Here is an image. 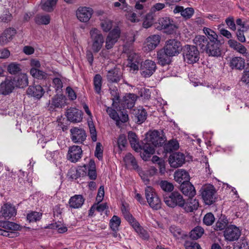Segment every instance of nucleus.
I'll use <instances>...</instances> for the list:
<instances>
[{"mask_svg": "<svg viewBox=\"0 0 249 249\" xmlns=\"http://www.w3.org/2000/svg\"><path fill=\"white\" fill-rule=\"evenodd\" d=\"M183 47L180 41L176 39L167 40L163 47L157 52V58L160 65H169L173 56H178L182 51Z\"/></svg>", "mask_w": 249, "mask_h": 249, "instance_id": "1", "label": "nucleus"}, {"mask_svg": "<svg viewBox=\"0 0 249 249\" xmlns=\"http://www.w3.org/2000/svg\"><path fill=\"white\" fill-rule=\"evenodd\" d=\"M219 39L208 41L204 36L197 35L193 39L195 44L198 46L200 52L206 53L209 56L220 57L221 56V46L224 43L222 36Z\"/></svg>", "mask_w": 249, "mask_h": 249, "instance_id": "2", "label": "nucleus"}, {"mask_svg": "<svg viewBox=\"0 0 249 249\" xmlns=\"http://www.w3.org/2000/svg\"><path fill=\"white\" fill-rule=\"evenodd\" d=\"M146 139V142L142 145L143 152H141V158L145 161L148 160L155 153V147L161 146L164 142V139L157 130L147 133Z\"/></svg>", "mask_w": 249, "mask_h": 249, "instance_id": "3", "label": "nucleus"}, {"mask_svg": "<svg viewBox=\"0 0 249 249\" xmlns=\"http://www.w3.org/2000/svg\"><path fill=\"white\" fill-rule=\"evenodd\" d=\"M163 199L165 204L172 208L177 206L183 208L185 205V201L183 196L179 192L176 191L170 193H165L163 195Z\"/></svg>", "mask_w": 249, "mask_h": 249, "instance_id": "4", "label": "nucleus"}, {"mask_svg": "<svg viewBox=\"0 0 249 249\" xmlns=\"http://www.w3.org/2000/svg\"><path fill=\"white\" fill-rule=\"evenodd\" d=\"M198 46L185 45L182 49V54L185 61L188 64H192L198 61L200 58V52Z\"/></svg>", "mask_w": 249, "mask_h": 249, "instance_id": "5", "label": "nucleus"}, {"mask_svg": "<svg viewBox=\"0 0 249 249\" xmlns=\"http://www.w3.org/2000/svg\"><path fill=\"white\" fill-rule=\"evenodd\" d=\"M199 192L205 205H211L216 201V190L213 185H203L200 189Z\"/></svg>", "mask_w": 249, "mask_h": 249, "instance_id": "6", "label": "nucleus"}, {"mask_svg": "<svg viewBox=\"0 0 249 249\" xmlns=\"http://www.w3.org/2000/svg\"><path fill=\"white\" fill-rule=\"evenodd\" d=\"M145 196L147 201L151 208L156 210L161 208V200L152 187L149 186L145 188Z\"/></svg>", "mask_w": 249, "mask_h": 249, "instance_id": "7", "label": "nucleus"}, {"mask_svg": "<svg viewBox=\"0 0 249 249\" xmlns=\"http://www.w3.org/2000/svg\"><path fill=\"white\" fill-rule=\"evenodd\" d=\"M156 24V28L157 29L159 30H164V32L168 35H172L176 33L178 28V27L174 23L173 19L169 17L160 18Z\"/></svg>", "mask_w": 249, "mask_h": 249, "instance_id": "8", "label": "nucleus"}, {"mask_svg": "<svg viewBox=\"0 0 249 249\" xmlns=\"http://www.w3.org/2000/svg\"><path fill=\"white\" fill-rule=\"evenodd\" d=\"M92 41V49L94 53L99 52L103 46L104 39L101 32L96 28H92L89 32Z\"/></svg>", "mask_w": 249, "mask_h": 249, "instance_id": "9", "label": "nucleus"}, {"mask_svg": "<svg viewBox=\"0 0 249 249\" xmlns=\"http://www.w3.org/2000/svg\"><path fill=\"white\" fill-rule=\"evenodd\" d=\"M156 69V64L153 61L147 59L142 62L141 64V74L145 78L149 77L152 75Z\"/></svg>", "mask_w": 249, "mask_h": 249, "instance_id": "10", "label": "nucleus"}, {"mask_svg": "<svg viewBox=\"0 0 249 249\" xmlns=\"http://www.w3.org/2000/svg\"><path fill=\"white\" fill-rule=\"evenodd\" d=\"M225 240L232 242L237 240L241 235V231L234 225H229L223 231Z\"/></svg>", "mask_w": 249, "mask_h": 249, "instance_id": "11", "label": "nucleus"}, {"mask_svg": "<svg viewBox=\"0 0 249 249\" xmlns=\"http://www.w3.org/2000/svg\"><path fill=\"white\" fill-rule=\"evenodd\" d=\"M121 35V30L118 26L115 27L108 33L106 41V48L107 50L112 49L118 41Z\"/></svg>", "mask_w": 249, "mask_h": 249, "instance_id": "12", "label": "nucleus"}, {"mask_svg": "<svg viewBox=\"0 0 249 249\" xmlns=\"http://www.w3.org/2000/svg\"><path fill=\"white\" fill-rule=\"evenodd\" d=\"M66 98L63 94L56 95L53 96L51 101H49L48 110L50 111H55L56 108H62L66 104Z\"/></svg>", "mask_w": 249, "mask_h": 249, "instance_id": "13", "label": "nucleus"}, {"mask_svg": "<svg viewBox=\"0 0 249 249\" xmlns=\"http://www.w3.org/2000/svg\"><path fill=\"white\" fill-rule=\"evenodd\" d=\"M123 72L121 69L115 67L107 71L106 78L109 84L118 83L123 78Z\"/></svg>", "mask_w": 249, "mask_h": 249, "instance_id": "14", "label": "nucleus"}, {"mask_svg": "<svg viewBox=\"0 0 249 249\" xmlns=\"http://www.w3.org/2000/svg\"><path fill=\"white\" fill-rule=\"evenodd\" d=\"M71 139L74 143H82L87 137L86 131L84 129L75 127L70 130Z\"/></svg>", "mask_w": 249, "mask_h": 249, "instance_id": "15", "label": "nucleus"}, {"mask_svg": "<svg viewBox=\"0 0 249 249\" xmlns=\"http://www.w3.org/2000/svg\"><path fill=\"white\" fill-rule=\"evenodd\" d=\"M93 13L92 8L87 7H80L76 12L77 18L83 22H87Z\"/></svg>", "mask_w": 249, "mask_h": 249, "instance_id": "16", "label": "nucleus"}, {"mask_svg": "<svg viewBox=\"0 0 249 249\" xmlns=\"http://www.w3.org/2000/svg\"><path fill=\"white\" fill-rule=\"evenodd\" d=\"M17 210L15 207L8 203H5L1 206L0 210V218L9 219L16 215Z\"/></svg>", "mask_w": 249, "mask_h": 249, "instance_id": "17", "label": "nucleus"}, {"mask_svg": "<svg viewBox=\"0 0 249 249\" xmlns=\"http://www.w3.org/2000/svg\"><path fill=\"white\" fill-rule=\"evenodd\" d=\"M184 155L180 152H175L170 154L168 159L170 166L174 168H178L185 163Z\"/></svg>", "mask_w": 249, "mask_h": 249, "instance_id": "18", "label": "nucleus"}, {"mask_svg": "<svg viewBox=\"0 0 249 249\" xmlns=\"http://www.w3.org/2000/svg\"><path fill=\"white\" fill-rule=\"evenodd\" d=\"M67 120L72 123H78L82 121L83 112L75 107H71L66 112Z\"/></svg>", "mask_w": 249, "mask_h": 249, "instance_id": "19", "label": "nucleus"}, {"mask_svg": "<svg viewBox=\"0 0 249 249\" xmlns=\"http://www.w3.org/2000/svg\"><path fill=\"white\" fill-rule=\"evenodd\" d=\"M215 223L213 228L215 231H224L229 226V219L223 213L217 215Z\"/></svg>", "mask_w": 249, "mask_h": 249, "instance_id": "20", "label": "nucleus"}, {"mask_svg": "<svg viewBox=\"0 0 249 249\" xmlns=\"http://www.w3.org/2000/svg\"><path fill=\"white\" fill-rule=\"evenodd\" d=\"M137 97V96L134 93H126L123 99H121L119 105L124 108H131L134 107Z\"/></svg>", "mask_w": 249, "mask_h": 249, "instance_id": "21", "label": "nucleus"}, {"mask_svg": "<svg viewBox=\"0 0 249 249\" xmlns=\"http://www.w3.org/2000/svg\"><path fill=\"white\" fill-rule=\"evenodd\" d=\"M82 150L78 145H73L69 147L67 155L68 159L72 162H76L81 158Z\"/></svg>", "mask_w": 249, "mask_h": 249, "instance_id": "22", "label": "nucleus"}, {"mask_svg": "<svg viewBox=\"0 0 249 249\" xmlns=\"http://www.w3.org/2000/svg\"><path fill=\"white\" fill-rule=\"evenodd\" d=\"M228 64L231 70L242 71L245 68V60L241 56H234L230 59Z\"/></svg>", "mask_w": 249, "mask_h": 249, "instance_id": "23", "label": "nucleus"}, {"mask_svg": "<svg viewBox=\"0 0 249 249\" xmlns=\"http://www.w3.org/2000/svg\"><path fill=\"white\" fill-rule=\"evenodd\" d=\"M133 119L138 124H141L145 122L147 117L146 110L142 107L134 109L133 110Z\"/></svg>", "mask_w": 249, "mask_h": 249, "instance_id": "24", "label": "nucleus"}, {"mask_svg": "<svg viewBox=\"0 0 249 249\" xmlns=\"http://www.w3.org/2000/svg\"><path fill=\"white\" fill-rule=\"evenodd\" d=\"M44 93L45 90L44 89L39 85L30 86L26 91L27 95L33 97L36 99H40Z\"/></svg>", "mask_w": 249, "mask_h": 249, "instance_id": "25", "label": "nucleus"}, {"mask_svg": "<svg viewBox=\"0 0 249 249\" xmlns=\"http://www.w3.org/2000/svg\"><path fill=\"white\" fill-rule=\"evenodd\" d=\"M14 85L12 78H6L0 84V94L7 95L11 93L14 89Z\"/></svg>", "mask_w": 249, "mask_h": 249, "instance_id": "26", "label": "nucleus"}, {"mask_svg": "<svg viewBox=\"0 0 249 249\" xmlns=\"http://www.w3.org/2000/svg\"><path fill=\"white\" fill-rule=\"evenodd\" d=\"M14 87L24 88L28 85V76L25 73H21L12 78Z\"/></svg>", "mask_w": 249, "mask_h": 249, "instance_id": "27", "label": "nucleus"}, {"mask_svg": "<svg viewBox=\"0 0 249 249\" xmlns=\"http://www.w3.org/2000/svg\"><path fill=\"white\" fill-rule=\"evenodd\" d=\"M128 139L131 147L137 152L143 150L142 145H140L139 139L136 133L129 131L128 132Z\"/></svg>", "mask_w": 249, "mask_h": 249, "instance_id": "28", "label": "nucleus"}, {"mask_svg": "<svg viewBox=\"0 0 249 249\" xmlns=\"http://www.w3.org/2000/svg\"><path fill=\"white\" fill-rule=\"evenodd\" d=\"M174 179L182 185V183L189 182L190 177L188 172L183 169L178 170L174 173Z\"/></svg>", "mask_w": 249, "mask_h": 249, "instance_id": "29", "label": "nucleus"}, {"mask_svg": "<svg viewBox=\"0 0 249 249\" xmlns=\"http://www.w3.org/2000/svg\"><path fill=\"white\" fill-rule=\"evenodd\" d=\"M179 189L185 196L190 198H192L196 195L195 188L190 181L180 185Z\"/></svg>", "mask_w": 249, "mask_h": 249, "instance_id": "30", "label": "nucleus"}, {"mask_svg": "<svg viewBox=\"0 0 249 249\" xmlns=\"http://www.w3.org/2000/svg\"><path fill=\"white\" fill-rule=\"evenodd\" d=\"M85 199L82 195H75L71 197L69 201V207L71 209H78L83 205Z\"/></svg>", "mask_w": 249, "mask_h": 249, "instance_id": "31", "label": "nucleus"}, {"mask_svg": "<svg viewBox=\"0 0 249 249\" xmlns=\"http://www.w3.org/2000/svg\"><path fill=\"white\" fill-rule=\"evenodd\" d=\"M30 74L35 79L44 81L49 79V77L50 75L46 72L40 70L39 69L35 68H31Z\"/></svg>", "mask_w": 249, "mask_h": 249, "instance_id": "32", "label": "nucleus"}, {"mask_svg": "<svg viewBox=\"0 0 249 249\" xmlns=\"http://www.w3.org/2000/svg\"><path fill=\"white\" fill-rule=\"evenodd\" d=\"M86 166L88 167L87 176L89 177L90 180H95L97 178V174L94 160L90 159L89 163Z\"/></svg>", "mask_w": 249, "mask_h": 249, "instance_id": "33", "label": "nucleus"}, {"mask_svg": "<svg viewBox=\"0 0 249 249\" xmlns=\"http://www.w3.org/2000/svg\"><path fill=\"white\" fill-rule=\"evenodd\" d=\"M228 44L231 48L236 50L239 53H242L244 55L247 56V49L240 43L233 39H230L228 41Z\"/></svg>", "mask_w": 249, "mask_h": 249, "instance_id": "34", "label": "nucleus"}, {"mask_svg": "<svg viewBox=\"0 0 249 249\" xmlns=\"http://www.w3.org/2000/svg\"><path fill=\"white\" fill-rule=\"evenodd\" d=\"M160 40V36L158 35H154L148 37L146 39V44L149 51L155 49L159 45Z\"/></svg>", "mask_w": 249, "mask_h": 249, "instance_id": "35", "label": "nucleus"}, {"mask_svg": "<svg viewBox=\"0 0 249 249\" xmlns=\"http://www.w3.org/2000/svg\"><path fill=\"white\" fill-rule=\"evenodd\" d=\"M179 147V143L177 140H172L163 145V153L166 155L177 150Z\"/></svg>", "mask_w": 249, "mask_h": 249, "instance_id": "36", "label": "nucleus"}, {"mask_svg": "<svg viewBox=\"0 0 249 249\" xmlns=\"http://www.w3.org/2000/svg\"><path fill=\"white\" fill-rule=\"evenodd\" d=\"M57 0H41V8L46 12H51L53 10Z\"/></svg>", "mask_w": 249, "mask_h": 249, "instance_id": "37", "label": "nucleus"}, {"mask_svg": "<svg viewBox=\"0 0 249 249\" xmlns=\"http://www.w3.org/2000/svg\"><path fill=\"white\" fill-rule=\"evenodd\" d=\"M124 161L126 165H131L134 170L139 171L140 167L135 158L130 153H128L125 155L124 158Z\"/></svg>", "mask_w": 249, "mask_h": 249, "instance_id": "38", "label": "nucleus"}, {"mask_svg": "<svg viewBox=\"0 0 249 249\" xmlns=\"http://www.w3.org/2000/svg\"><path fill=\"white\" fill-rule=\"evenodd\" d=\"M34 20L37 25H48L50 22L51 18L49 15L37 14L35 17Z\"/></svg>", "mask_w": 249, "mask_h": 249, "instance_id": "39", "label": "nucleus"}, {"mask_svg": "<svg viewBox=\"0 0 249 249\" xmlns=\"http://www.w3.org/2000/svg\"><path fill=\"white\" fill-rule=\"evenodd\" d=\"M109 90L110 91V93L112 97V106L115 107L118 106L119 103L121 102V99L120 98L119 93L117 88L116 87L109 88Z\"/></svg>", "mask_w": 249, "mask_h": 249, "instance_id": "40", "label": "nucleus"}, {"mask_svg": "<svg viewBox=\"0 0 249 249\" xmlns=\"http://www.w3.org/2000/svg\"><path fill=\"white\" fill-rule=\"evenodd\" d=\"M93 86L95 92L99 94L101 91L102 77L99 74H96L93 77Z\"/></svg>", "mask_w": 249, "mask_h": 249, "instance_id": "41", "label": "nucleus"}, {"mask_svg": "<svg viewBox=\"0 0 249 249\" xmlns=\"http://www.w3.org/2000/svg\"><path fill=\"white\" fill-rule=\"evenodd\" d=\"M7 70L10 74L16 75L21 72V65L16 62H11L7 66Z\"/></svg>", "mask_w": 249, "mask_h": 249, "instance_id": "42", "label": "nucleus"}, {"mask_svg": "<svg viewBox=\"0 0 249 249\" xmlns=\"http://www.w3.org/2000/svg\"><path fill=\"white\" fill-rule=\"evenodd\" d=\"M204 229L200 226H197L190 232V237L193 240H197L204 233Z\"/></svg>", "mask_w": 249, "mask_h": 249, "instance_id": "43", "label": "nucleus"}, {"mask_svg": "<svg viewBox=\"0 0 249 249\" xmlns=\"http://www.w3.org/2000/svg\"><path fill=\"white\" fill-rule=\"evenodd\" d=\"M117 110L120 112V116H119V126L122 124L127 122L128 121V115L127 111L125 110V108H122L120 106V105L116 106Z\"/></svg>", "mask_w": 249, "mask_h": 249, "instance_id": "44", "label": "nucleus"}, {"mask_svg": "<svg viewBox=\"0 0 249 249\" xmlns=\"http://www.w3.org/2000/svg\"><path fill=\"white\" fill-rule=\"evenodd\" d=\"M138 57V55L134 53H130L128 56V60L130 62L129 64H130V67L134 70H139L138 65L136 64V63H139L137 61Z\"/></svg>", "mask_w": 249, "mask_h": 249, "instance_id": "45", "label": "nucleus"}, {"mask_svg": "<svg viewBox=\"0 0 249 249\" xmlns=\"http://www.w3.org/2000/svg\"><path fill=\"white\" fill-rule=\"evenodd\" d=\"M159 185L161 189L166 192L165 193H170L173 191L174 189L173 184L167 180H161Z\"/></svg>", "mask_w": 249, "mask_h": 249, "instance_id": "46", "label": "nucleus"}, {"mask_svg": "<svg viewBox=\"0 0 249 249\" xmlns=\"http://www.w3.org/2000/svg\"><path fill=\"white\" fill-rule=\"evenodd\" d=\"M42 213L36 211H31L27 214V219L29 222H34L39 221L42 217Z\"/></svg>", "mask_w": 249, "mask_h": 249, "instance_id": "47", "label": "nucleus"}, {"mask_svg": "<svg viewBox=\"0 0 249 249\" xmlns=\"http://www.w3.org/2000/svg\"><path fill=\"white\" fill-rule=\"evenodd\" d=\"M203 31L207 36L206 38L208 39V41H211V40L213 41L214 40L220 38V36H218L215 32L209 28L204 27Z\"/></svg>", "mask_w": 249, "mask_h": 249, "instance_id": "48", "label": "nucleus"}, {"mask_svg": "<svg viewBox=\"0 0 249 249\" xmlns=\"http://www.w3.org/2000/svg\"><path fill=\"white\" fill-rule=\"evenodd\" d=\"M215 218L212 213H208L204 215L203 222L206 226H212L215 221Z\"/></svg>", "mask_w": 249, "mask_h": 249, "instance_id": "49", "label": "nucleus"}, {"mask_svg": "<svg viewBox=\"0 0 249 249\" xmlns=\"http://www.w3.org/2000/svg\"><path fill=\"white\" fill-rule=\"evenodd\" d=\"M121 218L116 215H113L110 220L109 226L112 230H118L121 224Z\"/></svg>", "mask_w": 249, "mask_h": 249, "instance_id": "50", "label": "nucleus"}, {"mask_svg": "<svg viewBox=\"0 0 249 249\" xmlns=\"http://www.w3.org/2000/svg\"><path fill=\"white\" fill-rule=\"evenodd\" d=\"M106 111L109 117L116 121V125L119 126V115L117 111L114 109L110 107H108Z\"/></svg>", "mask_w": 249, "mask_h": 249, "instance_id": "51", "label": "nucleus"}, {"mask_svg": "<svg viewBox=\"0 0 249 249\" xmlns=\"http://www.w3.org/2000/svg\"><path fill=\"white\" fill-rule=\"evenodd\" d=\"M127 144V140L126 136L124 134L119 135L118 140L117 144L120 152H122L125 148Z\"/></svg>", "mask_w": 249, "mask_h": 249, "instance_id": "52", "label": "nucleus"}, {"mask_svg": "<svg viewBox=\"0 0 249 249\" xmlns=\"http://www.w3.org/2000/svg\"><path fill=\"white\" fill-rule=\"evenodd\" d=\"M100 25L104 32H108L111 31L110 30L113 26V22L108 19H105L101 22Z\"/></svg>", "mask_w": 249, "mask_h": 249, "instance_id": "53", "label": "nucleus"}, {"mask_svg": "<svg viewBox=\"0 0 249 249\" xmlns=\"http://www.w3.org/2000/svg\"><path fill=\"white\" fill-rule=\"evenodd\" d=\"M94 156L100 160L103 159V147L102 144L99 142L96 143Z\"/></svg>", "mask_w": 249, "mask_h": 249, "instance_id": "54", "label": "nucleus"}, {"mask_svg": "<svg viewBox=\"0 0 249 249\" xmlns=\"http://www.w3.org/2000/svg\"><path fill=\"white\" fill-rule=\"evenodd\" d=\"M135 231L142 239L143 240H148L149 239V233L147 231L144 230L141 226L135 229Z\"/></svg>", "mask_w": 249, "mask_h": 249, "instance_id": "55", "label": "nucleus"}, {"mask_svg": "<svg viewBox=\"0 0 249 249\" xmlns=\"http://www.w3.org/2000/svg\"><path fill=\"white\" fill-rule=\"evenodd\" d=\"M240 81L247 85H249V67H246L243 70Z\"/></svg>", "mask_w": 249, "mask_h": 249, "instance_id": "56", "label": "nucleus"}, {"mask_svg": "<svg viewBox=\"0 0 249 249\" xmlns=\"http://www.w3.org/2000/svg\"><path fill=\"white\" fill-rule=\"evenodd\" d=\"M87 170L88 167L87 166H86V164L82 166L79 167L78 169H76L74 167V171H76L78 178L86 176Z\"/></svg>", "mask_w": 249, "mask_h": 249, "instance_id": "57", "label": "nucleus"}, {"mask_svg": "<svg viewBox=\"0 0 249 249\" xmlns=\"http://www.w3.org/2000/svg\"><path fill=\"white\" fill-rule=\"evenodd\" d=\"M184 245L186 249H201L200 245L195 242L186 241Z\"/></svg>", "mask_w": 249, "mask_h": 249, "instance_id": "58", "label": "nucleus"}, {"mask_svg": "<svg viewBox=\"0 0 249 249\" xmlns=\"http://www.w3.org/2000/svg\"><path fill=\"white\" fill-rule=\"evenodd\" d=\"M249 248L248 242L245 239L238 242L233 247V249H248Z\"/></svg>", "mask_w": 249, "mask_h": 249, "instance_id": "59", "label": "nucleus"}, {"mask_svg": "<svg viewBox=\"0 0 249 249\" xmlns=\"http://www.w3.org/2000/svg\"><path fill=\"white\" fill-rule=\"evenodd\" d=\"M150 90L148 89H141L139 91V94L141 97L143 98L145 100H149L151 97Z\"/></svg>", "mask_w": 249, "mask_h": 249, "instance_id": "60", "label": "nucleus"}, {"mask_svg": "<svg viewBox=\"0 0 249 249\" xmlns=\"http://www.w3.org/2000/svg\"><path fill=\"white\" fill-rule=\"evenodd\" d=\"M0 18L2 22L7 23L12 19L13 16L9 11L6 10L1 15L0 17Z\"/></svg>", "mask_w": 249, "mask_h": 249, "instance_id": "61", "label": "nucleus"}, {"mask_svg": "<svg viewBox=\"0 0 249 249\" xmlns=\"http://www.w3.org/2000/svg\"><path fill=\"white\" fill-rule=\"evenodd\" d=\"M194 13V9L192 7H188L185 9H183L181 12V16L186 18H190Z\"/></svg>", "mask_w": 249, "mask_h": 249, "instance_id": "62", "label": "nucleus"}, {"mask_svg": "<svg viewBox=\"0 0 249 249\" xmlns=\"http://www.w3.org/2000/svg\"><path fill=\"white\" fill-rule=\"evenodd\" d=\"M89 132L91 136V139L92 142H96L97 141V132L93 124H89Z\"/></svg>", "mask_w": 249, "mask_h": 249, "instance_id": "63", "label": "nucleus"}, {"mask_svg": "<svg viewBox=\"0 0 249 249\" xmlns=\"http://www.w3.org/2000/svg\"><path fill=\"white\" fill-rule=\"evenodd\" d=\"M225 22L231 30L235 31L236 28L233 17L227 18L225 20Z\"/></svg>", "mask_w": 249, "mask_h": 249, "instance_id": "64", "label": "nucleus"}]
</instances>
